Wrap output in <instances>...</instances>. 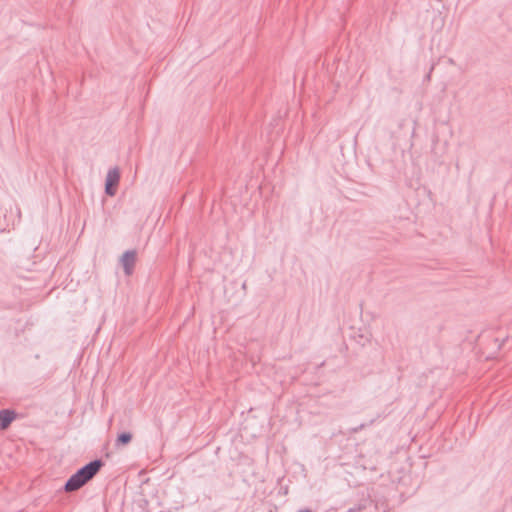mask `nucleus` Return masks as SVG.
Segmentation results:
<instances>
[{"instance_id": "obj_1", "label": "nucleus", "mask_w": 512, "mask_h": 512, "mask_svg": "<svg viewBox=\"0 0 512 512\" xmlns=\"http://www.w3.org/2000/svg\"><path fill=\"white\" fill-rule=\"evenodd\" d=\"M102 465V461L97 459L80 468L67 480L64 487L65 491L73 492L80 489L96 475Z\"/></svg>"}, {"instance_id": "obj_6", "label": "nucleus", "mask_w": 512, "mask_h": 512, "mask_svg": "<svg viewBox=\"0 0 512 512\" xmlns=\"http://www.w3.org/2000/svg\"><path fill=\"white\" fill-rule=\"evenodd\" d=\"M346 512H362V507L361 506L354 507V508L349 509Z\"/></svg>"}, {"instance_id": "obj_2", "label": "nucleus", "mask_w": 512, "mask_h": 512, "mask_svg": "<svg viewBox=\"0 0 512 512\" xmlns=\"http://www.w3.org/2000/svg\"><path fill=\"white\" fill-rule=\"evenodd\" d=\"M120 180V173L117 168L110 169L106 175L105 180V193L109 196H114L116 193V186Z\"/></svg>"}, {"instance_id": "obj_3", "label": "nucleus", "mask_w": 512, "mask_h": 512, "mask_svg": "<svg viewBox=\"0 0 512 512\" xmlns=\"http://www.w3.org/2000/svg\"><path fill=\"white\" fill-rule=\"evenodd\" d=\"M120 262L123 266L124 273L129 276L133 273L134 265L136 262V251L127 250L123 253Z\"/></svg>"}, {"instance_id": "obj_5", "label": "nucleus", "mask_w": 512, "mask_h": 512, "mask_svg": "<svg viewBox=\"0 0 512 512\" xmlns=\"http://www.w3.org/2000/svg\"><path fill=\"white\" fill-rule=\"evenodd\" d=\"M131 440H132L131 433L124 432V433H121V434L118 435V437L116 439V442H115V445L117 447L122 446V445H126V444L130 443Z\"/></svg>"}, {"instance_id": "obj_4", "label": "nucleus", "mask_w": 512, "mask_h": 512, "mask_svg": "<svg viewBox=\"0 0 512 512\" xmlns=\"http://www.w3.org/2000/svg\"><path fill=\"white\" fill-rule=\"evenodd\" d=\"M15 418V413L11 410H0V429H6Z\"/></svg>"}, {"instance_id": "obj_7", "label": "nucleus", "mask_w": 512, "mask_h": 512, "mask_svg": "<svg viewBox=\"0 0 512 512\" xmlns=\"http://www.w3.org/2000/svg\"><path fill=\"white\" fill-rule=\"evenodd\" d=\"M298 512H311V511H310V510H308V509H304V510H300V511H298Z\"/></svg>"}]
</instances>
